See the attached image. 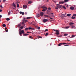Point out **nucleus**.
<instances>
[{"instance_id": "nucleus-63", "label": "nucleus", "mask_w": 76, "mask_h": 76, "mask_svg": "<svg viewBox=\"0 0 76 76\" xmlns=\"http://www.w3.org/2000/svg\"><path fill=\"white\" fill-rule=\"evenodd\" d=\"M1 2V0H0V3Z\"/></svg>"}, {"instance_id": "nucleus-52", "label": "nucleus", "mask_w": 76, "mask_h": 76, "mask_svg": "<svg viewBox=\"0 0 76 76\" xmlns=\"http://www.w3.org/2000/svg\"><path fill=\"white\" fill-rule=\"evenodd\" d=\"M20 14H22V12H20Z\"/></svg>"}, {"instance_id": "nucleus-6", "label": "nucleus", "mask_w": 76, "mask_h": 76, "mask_svg": "<svg viewBox=\"0 0 76 76\" xmlns=\"http://www.w3.org/2000/svg\"><path fill=\"white\" fill-rule=\"evenodd\" d=\"M48 20L45 19L43 20V22H44V23H45V22H48Z\"/></svg>"}, {"instance_id": "nucleus-27", "label": "nucleus", "mask_w": 76, "mask_h": 76, "mask_svg": "<svg viewBox=\"0 0 76 76\" xmlns=\"http://www.w3.org/2000/svg\"><path fill=\"white\" fill-rule=\"evenodd\" d=\"M18 27H20V26H21V24H18Z\"/></svg>"}, {"instance_id": "nucleus-5", "label": "nucleus", "mask_w": 76, "mask_h": 76, "mask_svg": "<svg viewBox=\"0 0 76 76\" xmlns=\"http://www.w3.org/2000/svg\"><path fill=\"white\" fill-rule=\"evenodd\" d=\"M66 44H67V43H60L58 44V46H61V45H64Z\"/></svg>"}, {"instance_id": "nucleus-62", "label": "nucleus", "mask_w": 76, "mask_h": 76, "mask_svg": "<svg viewBox=\"0 0 76 76\" xmlns=\"http://www.w3.org/2000/svg\"><path fill=\"white\" fill-rule=\"evenodd\" d=\"M40 1V0H38V1Z\"/></svg>"}, {"instance_id": "nucleus-42", "label": "nucleus", "mask_w": 76, "mask_h": 76, "mask_svg": "<svg viewBox=\"0 0 76 76\" xmlns=\"http://www.w3.org/2000/svg\"><path fill=\"white\" fill-rule=\"evenodd\" d=\"M5 29V31H6V32H8V30H7V29Z\"/></svg>"}, {"instance_id": "nucleus-60", "label": "nucleus", "mask_w": 76, "mask_h": 76, "mask_svg": "<svg viewBox=\"0 0 76 76\" xmlns=\"http://www.w3.org/2000/svg\"><path fill=\"white\" fill-rule=\"evenodd\" d=\"M25 29H28L27 28H25Z\"/></svg>"}, {"instance_id": "nucleus-19", "label": "nucleus", "mask_w": 76, "mask_h": 76, "mask_svg": "<svg viewBox=\"0 0 76 76\" xmlns=\"http://www.w3.org/2000/svg\"><path fill=\"white\" fill-rule=\"evenodd\" d=\"M75 17L73 16H72L71 17V18L72 19H75Z\"/></svg>"}, {"instance_id": "nucleus-30", "label": "nucleus", "mask_w": 76, "mask_h": 76, "mask_svg": "<svg viewBox=\"0 0 76 76\" xmlns=\"http://www.w3.org/2000/svg\"><path fill=\"white\" fill-rule=\"evenodd\" d=\"M48 10H51V8L50 7H49L48 8Z\"/></svg>"}, {"instance_id": "nucleus-3", "label": "nucleus", "mask_w": 76, "mask_h": 76, "mask_svg": "<svg viewBox=\"0 0 76 76\" xmlns=\"http://www.w3.org/2000/svg\"><path fill=\"white\" fill-rule=\"evenodd\" d=\"M56 6L57 7L56 8V10H57L58 8L61 9V7L62 6V5H59V4H57Z\"/></svg>"}, {"instance_id": "nucleus-13", "label": "nucleus", "mask_w": 76, "mask_h": 76, "mask_svg": "<svg viewBox=\"0 0 76 76\" xmlns=\"http://www.w3.org/2000/svg\"><path fill=\"white\" fill-rule=\"evenodd\" d=\"M28 35L29 34H23V36H27V35Z\"/></svg>"}, {"instance_id": "nucleus-15", "label": "nucleus", "mask_w": 76, "mask_h": 76, "mask_svg": "<svg viewBox=\"0 0 76 76\" xmlns=\"http://www.w3.org/2000/svg\"><path fill=\"white\" fill-rule=\"evenodd\" d=\"M35 28L37 29V28H38V29H40V27H38V26H35Z\"/></svg>"}, {"instance_id": "nucleus-41", "label": "nucleus", "mask_w": 76, "mask_h": 76, "mask_svg": "<svg viewBox=\"0 0 76 76\" xmlns=\"http://www.w3.org/2000/svg\"><path fill=\"white\" fill-rule=\"evenodd\" d=\"M27 33H29V34H31V32H27Z\"/></svg>"}, {"instance_id": "nucleus-31", "label": "nucleus", "mask_w": 76, "mask_h": 76, "mask_svg": "<svg viewBox=\"0 0 76 76\" xmlns=\"http://www.w3.org/2000/svg\"><path fill=\"white\" fill-rule=\"evenodd\" d=\"M17 7H19V4H17Z\"/></svg>"}, {"instance_id": "nucleus-39", "label": "nucleus", "mask_w": 76, "mask_h": 76, "mask_svg": "<svg viewBox=\"0 0 76 76\" xmlns=\"http://www.w3.org/2000/svg\"><path fill=\"white\" fill-rule=\"evenodd\" d=\"M28 29H25V31H26ZM31 29V30H34V29Z\"/></svg>"}, {"instance_id": "nucleus-12", "label": "nucleus", "mask_w": 76, "mask_h": 76, "mask_svg": "<svg viewBox=\"0 0 76 76\" xmlns=\"http://www.w3.org/2000/svg\"><path fill=\"white\" fill-rule=\"evenodd\" d=\"M74 9H75V8L73 7H71L70 8V9H71V10H74Z\"/></svg>"}, {"instance_id": "nucleus-57", "label": "nucleus", "mask_w": 76, "mask_h": 76, "mask_svg": "<svg viewBox=\"0 0 76 76\" xmlns=\"http://www.w3.org/2000/svg\"><path fill=\"white\" fill-rule=\"evenodd\" d=\"M51 15H54V13H51Z\"/></svg>"}, {"instance_id": "nucleus-4", "label": "nucleus", "mask_w": 76, "mask_h": 76, "mask_svg": "<svg viewBox=\"0 0 76 76\" xmlns=\"http://www.w3.org/2000/svg\"><path fill=\"white\" fill-rule=\"evenodd\" d=\"M53 31H56V34L58 35L60 34V33L59 31L57 30L53 29Z\"/></svg>"}, {"instance_id": "nucleus-9", "label": "nucleus", "mask_w": 76, "mask_h": 76, "mask_svg": "<svg viewBox=\"0 0 76 76\" xmlns=\"http://www.w3.org/2000/svg\"><path fill=\"white\" fill-rule=\"evenodd\" d=\"M74 24H75V23H74L70 22L69 23V25H70V26H72V25H74Z\"/></svg>"}, {"instance_id": "nucleus-36", "label": "nucleus", "mask_w": 76, "mask_h": 76, "mask_svg": "<svg viewBox=\"0 0 76 76\" xmlns=\"http://www.w3.org/2000/svg\"><path fill=\"white\" fill-rule=\"evenodd\" d=\"M29 38H31V39H33V37L31 36H29Z\"/></svg>"}, {"instance_id": "nucleus-17", "label": "nucleus", "mask_w": 76, "mask_h": 76, "mask_svg": "<svg viewBox=\"0 0 76 76\" xmlns=\"http://www.w3.org/2000/svg\"><path fill=\"white\" fill-rule=\"evenodd\" d=\"M69 28V26H67V27H65L63 28H64V29H68V28Z\"/></svg>"}, {"instance_id": "nucleus-1", "label": "nucleus", "mask_w": 76, "mask_h": 76, "mask_svg": "<svg viewBox=\"0 0 76 76\" xmlns=\"http://www.w3.org/2000/svg\"><path fill=\"white\" fill-rule=\"evenodd\" d=\"M20 23H21L22 26L20 27V29H23L24 26H25V22L24 21Z\"/></svg>"}, {"instance_id": "nucleus-61", "label": "nucleus", "mask_w": 76, "mask_h": 76, "mask_svg": "<svg viewBox=\"0 0 76 76\" xmlns=\"http://www.w3.org/2000/svg\"><path fill=\"white\" fill-rule=\"evenodd\" d=\"M5 29H7V27H5Z\"/></svg>"}, {"instance_id": "nucleus-56", "label": "nucleus", "mask_w": 76, "mask_h": 76, "mask_svg": "<svg viewBox=\"0 0 76 76\" xmlns=\"http://www.w3.org/2000/svg\"><path fill=\"white\" fill-rule=\"evenodd\" d=\"M69 7V5H67V6H66V7Z\"/></svg>"}, {"instance_id": "nucleus-34", "label": "nucleus", "mask_w": 76, "mask_h": 76, "mask_svg": "<svg viewBox=\"0 0 76 76\" xmlns=\"http://www.w3.org/2000/svg\"><path fill=\"white\" fill-rule=\"evenodd\" d=\"M28 29H34V28L32 27H29Z\"/></svg>"}, {"instance_id": "nucleus-21", "label": "nucleus", "mask_w": 76, "mask_h": 76, "mask_svg": "<svg viewBox=\"0 0 76 76\" xmlns=\"http://www.w3.org/2000/svg\"><path fill=\"white\" fill-rule=\"evenodd\" d=\"M2 26L3 27H5L6 26V24H4L2 25Z\"/></svg>"}, {"instance_id": "nucleus-50", "label": "nucleus", "mask_w": 76, "mask_h": 76, "mask_svg": "<svg viewBox=\"0 0 76 76\" xmlns=\"http://www.w3.org/2000/svg\"><path fill=\"white\" fill-rule=\"evenodd\" d=\"M27 21H28V20H25V22H27Z\"/></svg>"}, {"instance_id": "nucleus-64", "label": "nucleus", "mask_w": 76, "mask_h": 76, "mask_svg": "<svg viewBox=\"0 0 76 76\" xmlns=\"http://www.w3.org/2000/svg\"><path fill=\"white\" fill-rule=\"evenodd\" d=\"M47 1H48V0H47Z\"/></svg>"}, {"instance_id": "nucleus-40", "label": "nucleus", "mask_w": 76, "mask_h": 76, "mask_svg": "<svg viewBox=\"0 0 76 76\" xmlns=\"http://www.w3.org/2000/svg\"><path fill=\"white\" fill-rule=\"evenodd\" d=\"M48 31V29H46L45 30V32L46 31Z\"/></svg>"}, {"instance_id": "nucleus-26", "label": "nucleus", "mask_w": 76, "mask_h": 76, "mask_svg": "<svg viewBox=\"0 0 76 76\" xmlns=\"http://www.w3.org/2000/svg\"><path fill=\"white\" fill-rule=\"evenodd\" d=\"M75 28V26H71V28Z\"/></svg>"}, {"instance_id": "nucleus-14", "label": "nucleus", "mask_w": 76, "mask_h": 76, "mask_svg": "<svg viewBox=\"0 0 76 76\" xmlns=\"http://www.w3.org/2000/svg\"><path fill=\"white\" fill-rule=\"evenodd\" d=\"M32 1H28V4H31V3H32Z\"/></svg>"}, {"instance_id": "nucleus-55", "label": "nucleus", "mask_w": 76, "mask_h": 76, "mask_svg": "<svg viewBox=\"0 0 76 76\" xmlns=\"http://www.w3.org/2000/svg\"><path fill=\"white\" fill-rule=\"evenodd\" d=\"M1 17H2V15H0V18H1Z\"/></svg>"}, {"instance_id": "nucleus-37", "label": "nucleus", "mask_w": 76, "mask_h": 76, "mask_svg": "<svg viewBox=\"0 0 76 76\" xmlns=\"http://www.w3.org/2000/svg\"><path fill=\"white\" fill-rule=\"evenodd\" d=\"M67 35H68V34H64V36H67Z\"/></svg>"}, {"instance_id": "nucleus-25", "label": "nucleus", "mask_w": 76, "mask_h": 76, "mask_svg": "<svg viewBox=\"0 0 76 76\" xmlns=\"http://www.w3.org/2000/svg\"><path fill=\"white\" fill-rule=\"evenodd\" d=\"M61 18H64V15H61Z\"/></svg>"}, {"instance_id": "nucleus-16", "label": "nucleus", "mask_w": 76, "mask_h": 76, "mask_svg": "<svg viewBox=\"0 0 76 76\" xmlns=\"http://www.w3.org/2000/svg\"><path fill=\"white\" fill-rule=\"evenodd\" d=\"M50 12V10H48L47 11V13L48 15H50V14L49 13V12Z\"/></svg>"}, {"instance_id": "nucleus-48", "label": "nucleus", "mask_w": 76, "mask_h": 76, "mask_svg": "<svg viewBox=\"0 0 76 76\" xmlns=\"http://www.w3.org/2000/svg\"><path fill=\"white\" fill-rule=\"evenodd\" d=\"M59 4H62V2H60L59 3Z\"/></svg>"}, {"instance_id": "nucleus-23", "label": "nucleus", "mask_w": 76, "mask_h": 76, "mask_svg": "<svg viewBox=\"0 0 76 76\" xmlns=\"http://www.w3.org/2000/svg\"><path fill=\"white\" fill-rule=\"evenodd\" d=\"M64 2L66 3V2H67V1H69V0H64Z\"/></svg>"}, {"instance_id": "nucleus-10", "label": "nucleus", "mask_w": 76, "mask_h": 76, "mask_svg": "<svg viewBox=\"0 0 76 76\" xmlns=\"http://www.w3.org/2000/svg\"><path fill=\"white\" fill-rule=\"evenodd\" d=\"M42 8L43 9H45L46 10H47V7H45L44 6H42Z\"/></svg>"}, {"instance_id": "nucleus-53", "label": "nucleus", "mask_w": 76, "mask_h": 76, "mask_svg": "<svg viewBox=\"0 0 76 76\" xmlns=\"http://www.w3.org/2000/svg\"><path fill=\"white\" fill-rule=\"evenodd\" d=\"M3 2H5V1H6V0H3Z\"/></svg>"}, {"instance_id": "nucleus-43", "label": "nucleus", "mask_w": 76, "mask_h": 76, "mask_svg": "<svg viewBox=\"0 0 76 76\" xmlns=\"http://www.w3.org/2000/svg\"><path fill=\"white\" fill-rule=\"evenodd\" d=\"M61 2H62V4H64V2H64V1H62Z\"/></svg>"}, {"instance_id": "nucleus-28", "label": "nucleus", "mask_w": 76, "mask_h": 76, "mask_svg": "<svg viewBox=\"0 0 76 76\" xmlns=\"http://www.w3.org/2000/svg\"><path fill=\"white\" fill-rule=\"evenodd\" d=\"M7 20V21L8 20H10V19L9 18H7L6 19Z\"/></svg>"}, {"instance_id": "nucleus-33", "label": "nucleus", "mask_w": 76, "mask_h": 76, "mask_svg": "<svg viewBox=\"0 0 76 76\" xmlns=\"http://www.w3.org/2000/svg\"><path fill=\"white\" fill-rule=\"evenodd\" d=\"M73 16H76V14H74L73 15Z\"/></svg>"}, {"instance_id": "nucleus-20", "label": "nucleus", "mask_w": 76, "mask_h": 76, "mask_svg": "<svg viewBox=\"0 0 76 76\" xmlns=\"http://www.w3.org/2000/svg\"><path fill=\"white\" fill-rule=\"evenodd\" d=\"M62 8L64 9V10H66V8L65 6H63Z\"/></svg>"}, {"instance_id": "nucleus-59", "label": "nucleus", "mask_w": 76, "mask_h": 76, "mask_svg": "<svg viewBox=\"0 0 76 76\" xmlns=\"http://www.w3.org/2000/svg\"><path fill=\"white\" fill-rule=\"evenodd\" d=\"M50 19H53V18H50Z\"/></svg>"}, {"instance_id": "nucleus-18", "label": "nucleus", "mask_w": 76, "mask_h": 76, "mask_svg": "<svg viewBox=\"0 0 76 76\" xmlns=\"http://www.w3.org/2000/svg\"><path fill=\"white\" fill-rule=\"evenodd\" d=\"M46 10V9H43L42 10V12H45L46 10Z\"/></svg>"}, {"instance_id": "nucleus-29", "label": "nucleus", "mask_w": 76, "mask_h": 76, "mask_svg": "<svg viewBox=\"0 0 76 76\" xmlns=\"http://www.w3.org/2000/svg\"><path fill=\"white\" fill-rule=\"evenodd\" d=\"M30 18H31V17H28L26 19H30Z\"/></svg>"}, {"instance_id": "nucleus-24", "label": "nucleus", "mask_w": 76, "mask_h": 76, "mask_svg": "<svg viewBox=\"0 0 76 76\" xmlns=\"http://www.w3.org/2000/svg\"><path fill=\"white\" fill-rule=\"evenodd\" d=\"M67 16H71V14H67Z\"/></svg>"}, {"instance_id": "nucleus-46", "label": "nucleus", "mask_w": 76, "mask_h": 76, "mask_svg": "<svg viewBox=\"0 0 76 76\" xmlns=\"http://www.w3.org/2000/svg\"><path fill=\"white\" fill-rule=\"evenodd\" d=\"M72 37H75V36L72 35Z\"/></svg>"}, {"instance_id": "nucleus-2", "label": "nucleus", "mask_w": 76, "mask_h": 76, "mask_svg": "<svg viewBox=\"0 0 76 76\" xmlns=\"http://www.w3.org/2000/svg\"><path fill=\"white\" fill-rule=\"evenodd\" d=\"M19 34L20 35V36H22V34H21L22 33L24 34V31L23 30H21V29H19Z\"/></svg>"}, {"instance_id": "nucleus-44", "label": "nucleus", "mask_w": 76, "mask_h": 76, "mask_svg": "<svg viewBox=\"0 0 76 76\" xmlns=\"http://www.w3.org/2000/svg\"><path fill=\"white\" fill-rule=\"evenodd\" d=\"M45 16H46V17H48V18H49V16L48 15H45Z\"/></svg>"}, {"instance_id": "nucleus-49", "label": "nucleus", "mask_w": 76, "mask_h": 76, "mask_svg": "<svg viewBox=\"0 0 76 76\" xmlns=\"http://www.w3.org/2000/svg\"><path fill=\"white\" fill-rule=\"evenodd\" d=\"M39 38H42V37L39 36Z\"/></svg>"}, {"instance_id": "nucleus-47", "label": "nucleus", "mask_w": 76, "mask_h": 76, "mask_svg": "<svg viewBox=\"0 0 76 76\" xmlns=\"http://www.w3.org/2000/svg\"><path fill=\"white\" fill-rule=\"evenodd\" d=\"M25 14V13L23 12H22V15H24Z\"/></svg>"}, {"instance_id": "nucleus-32", "label": "nucleus", "mask_w": 76, "mask_h": 76, "mask_svg": "<svg viewBox=\"0 0 76 76\" xmlns=\"http://www.w3.org/2000/svg\"><path fill=\"white\" fill-rule=\"evenodd\" d=\"M8 15H10V12L9 11L8 13Z\"/></svg>"}, {"instance_id": "nucleus-54", "label": "nucleus", "mask_w": 76, "mask_h": 76, "mask_svg": "<svg viewBox=\"0 0 76 76\" xmlns=\"http://www.w3.org/2000/svg\"><path fill=\"white\" fill-rule=\"evenodd\" d=\"M2 12V10H0V12Z\"/></svg>"}, {"instance_id": "nucleus-58", "label": "nucleus", "mask_w": 76, "mask_h": 76, "mask_svg": "<svg viewBox=\"0 0 76 76\" xmlns=\"http://www.w3.org/2000/svg\"><path fill=\"white\" fill-rule=\"evenodd\" d=\"M67 41H70V40H68V39H67Z\"/></svg>"}, {"instance_id": "nucleus-45", "label": "nucleus", "mask_w": 76, "mask_h": 76, "mask_svg": "<svg viewBox=\"0 0 76 76\" xmlns=\"http://www.w3.org/2000/svg\"><path fill=\"white\" fill-rule=\"evenodd\" d=\"M69 46V45H64V46Z\"/></svg>"}, {"instance_id": "nucleus-38", "label": "nucleus", "mask_w": 76, "mask_h": 76, "mask_svg": "<svg viewBox=\"0 0 76 76\" xmlns=\"http://www.w3.org/2000/svg\"><path fill=\"white\" fill-rule=\"evenodd\" d=\"M62 37V35L58 36V37Z\"/></svg>"}, {"instance_id": "nucleus-11", "label": "nucleus", "mask_w": 76, "mask_h": 76, "mask_svg": "<svg viewBox=\"0 0 76 76\" xmlns=\"http://www.w3.org/2000/svg\"><path fill=\"white\" fill-rule=\"evenodd\" d=\"M36 16L37 18H38L39 17V16H40L39 14L38 13L37 14Z\"/></svg>"}, {"instance_id": "nucleus-51", "label": "nucleus", "mask_w": 76, "mask_h": 76, "mask_svg": "<svg viewBox=\"0 0 76 76\" xmlns=\"http://www.w3.org/2000/svg\"><path fill=\"white\" fill-rule=\"evenodd\" d=\"M0 7L1 8H3V7H2V6L1 5H0Z\"/></svg>"}, {"instance_id": "nucleus-35", "label": "nucleus", "mask_w": 76, "mask_h": 76, "mask_svg": "<svg viewBox=\"0 0 76 76\" xmlns=\"http://www.w3.org/2000/svg\"><path fill=\"white\" fill-rule=\"evenodd\" d=\"M48 35V33H46V34H45V36H47Z\"/></svg>"}, {"instance_id": "nucleus-7", "label": "nucleus", "mask_w": 76, "mask_h": 76, "mask_svg": "<svg viewBox=\"0 0 76 76\" xmlns=\"http://www.w3.org/2000/svg\"><path fill=\"white\" fill-rule=\"evenodd\" d=\"M27 6L26 5H24L23 6V9H26Z\"/></svg>"}, {"instance_id": "nucleus-8", "label": "nucleus", "mask_w": 76, "mask_h": 76, "mask_svg": "<svg viewBox=\"0 0 76 76\" xmlns=\"http://www.w3.org/2000/svg\"><path fill=\"white\" fill-rule=\"evenodd\" d=\"M44 13L43 12H41L40 13V15L41 16H44Z\"/></svg>"}, {"instance_id": "nucleus-22", "label": "nucleus", "mask_w": 76, "mask_h": 76, "mask_svg": "<svg viewBox=\"0 0 76 76\" xmlns=\"http://www.w3.org/2000/svg\"><path fill=\"white\" fill-rule=\"evenodd\" d=\"M13 6H14V7H16V5H15V4L14 3H13Z\"/></svg>"}]
</instances>
